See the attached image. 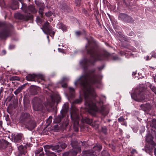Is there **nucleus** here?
<instances>
[{"mask_svg": "<svg viewBox=\"0 0 156 156\" xmlns=\"http://www.w3.org/2000/svg\"><path fill=\"white\" fill-rule=\"evenodd\" d=\"M95 71V69H93L85 72L84 75L79 80L84 92L85 104L88 109L89 112L92 115H95V112L99 111L97 105L100 106L101 112L104 111L105 109L103 106V102L101 100L98 102L94 99L97 95L91 84L96 82V75L93 73Z\"/></svg>", "mask_w": 156, "mask_h": 156, "instance_id": "nucleus-1", "label": "nucleus"}, {"mask_svg": "<svg viewBox=\"0 0 156 156\" xmlns=\"http://www.w3.org/2000/svg\"><path fill=\"white\" fill-rule=\"evenodd\" d=\"M87 40L88 44L86 46V48L87 53L90 55L92 58H85L80 62L84 71H86L90 64L93 65L96 61L104 60L110 55L107 52L100 54L98 52V45L97 43L93 40Z\"/></svg>", "mask_w": 156, "mask_h": 156, "instance_id": "nucleus-2", "label": "nucleus"}, {"mask_svg": "<svg viewBox=\"0 0 156 156\" xmlns=\"http://www.w3.org/2000/svg\"><path fill=\"white\" fill-rule=\"evenodd\" d=\"M135 93L131 94V97L135 101H139L150 97V94L148 90L142 86H140L135 90Z\"/></svg>", "mask_w": 156, "mask_h": 156, "instance_id": "nucleus-3", "label": "nucleus"}, {"mask_svg": "<svg viewBox=\"0 0 156 156\" xmlns=\"http://www.w3.org/2000/svg\"><path fill=\"white\" fill-rule=\"evenodd\" d=\"M13 28L12 25L0 22V38L5 40L11 35V30Z\"/></svg>", "mask_w": 156, "mask_h": 156, "instance_id": "nucleus-4", "label": "nucleus"}, {"mask_svg": "<svg viewBox=\"0 0 156 156\" xmlns=\"http://www.w3.org/2000/svg\"><path fill=\"white\" fill-rule=\"evenodd\" d=\"M79 110L76 107H73L71 111V118L73 122V126L76 131H78V126L79 124Z\"/></svg>", "mask_w": 156, "mask_h": 156, "instance_id": "nucleus-5", "label": "nucleus"}, {"mask_svg": "<svg viewBox=\"0 0 156 156\" xmlns=\"http://www.w3.org/2000/svg\"><path fill=\"white\" fill-rule=\"evenodd\" d=\"M21 9L25 13H29V14H30V13H35L37 11L34 5H30L27 6V5L24 3H22Z\"/></svg>", "mask_w": 156, "mask_h": 156, "instance_id": "nucleus-6", "label": "nucleus"}, {"mask_svg": "<svg viewBox=\"0 0 156 156\" xmlns=\"http://www.w3.org/2000/svg\"><path fill=\"white\" fill-rule=\"evenodd\" d=\"M33 108L35 111H41L43 108V105L41 100L37 97H35L32 100Z\"/></svg>", "mask_w": 156, "mask_h": 156, "instance_id": "nucleus-7", "label": "nucleus"}, {"mask_svg": "<svg viewBox=\"0 0 156 156\" xmlns=\"http://www.w3.org/2000/svg\"><path fill=\"white\" fill-rule=\"evenodd\" d=\"M51 101H48L46 105V107L47 108H51L54 105L55 101L56 102L57 105L60 102L61 99L60 97L58 95H56L54 97L53 95L50 96Z\"/></svg>", "mask_w": 156, "mask_h": 156, "instance_id": "nucleus-8", "label": "nucleus"}, {"mask_svg": "<svg viewBox=\"0 0 156 156\" xmlns=\"http://www.w3.org/2000/svg\"><path fill=\"white\" fill-rule=\"evenodd\" d=\"M41 29L44 33L47 34H49L52 37L54 36L55 32L52 30V28L50 26L48 22H45L43 26V28Z\"/></svg>", "mask_w": 156, "mask_h": 156, "instance_id": "nucleus-9", "label": "nucleus"}, {"mask_svg": "<svg viewBox=\"0 0 156 156\" xmlns=\"http://www.w3.org/2000/svg\"><path fill=\"white\" fill-rule=\"evenodd\" d=\"M14 17L16 19L26 21L31 20L33 18V15L31 14L24 15L20 13H15Z\"/></svg>", "mask_w": 156, "mask_h": 156, "instance_id": "nucleus-10", "label": "nucleus"}, {"mask_svg": "<svg viewBox=\"0 0 156 156\" xmlns=\"http://www.w3.org/2000/svg\"><path fill=\"white\" fill-rule=\"evenodd\" d=\"M119 18L124 22L129 23H133L134 21V20L129 16L123 13L119 14Z\"/></svg>", "mask_w": 156, "mask_h": 156, "instance_id": "nucleus-11", "label": "nucleus"}, {"mask_svg": "<svg viewBox=\"0 0 156 156\" xmlns=\"http://www.w3.org/2000/svg\"><path fill=\"white\" fill-rule=\"evenodd\" d=\"M33 118L30 114L27 113L23 112L21 113L20 120L22 123L24 125Z\"/></svg>", "mask_w": 156, "mask_h": 156, "instance_id": "nucleus-12", "label": "nucleus"}, {"mask_svg": "<svg viewBox=\"0 0 156 156\" xmlns=\"http://www.w3.org/2000/svg\"><path fill=\"white\" fill-rule=\"evenodd\" d=\"M24 125L25 126V127L29 130H32L36 126V122L34 120L33 118H31Z\"/></svg>", "mask_w": 156, "mask_h": 156, "instance_id": "nucleus-13", "label": "nucleus"}, {"mask_svg": "<svg viewBox=\"0 0 156 156\" xmlns=\"http://www.w3.org/2000/svg\"><path fill=\"white\" fill-rule=\"evenodd\" d=\"M54 148H53L55 149V151L57 153H60L63 151L65 148L67 147V145L63 142H59L55 145H54Z\"/></svg>", "mask_w": 156, "mask_h": 156, "instance_id": "nucleus-14", "label": "nucleus"}, {"mask_svg": "<svg viewBox=\"0 0 156 156\" xmlns=\"http://www.w3.org/2000/svg\"><path fill=\"white\" fill-rule=\"evenodd\" d=\"M61 115H58L55 119V122L56 123L60 122L62 119L65 116L66 110L65 108L62 109L60 112Z\"/></svg>", "mask_w": 156, "mask_h": 156, "instance_id": "nucleus-15", "label": "nucleus"}, {"mask_svg": "<svg viewBox=\"0 0 156 156\" xmlns=\"http://www.w3.org/2000/svg\"><path fill=\"white\" fill-rule=\"evenodd\" d=\"M18 153L17 156H24L27 152V147H26L23 146L22 145H20L18 147Z\"/></svg>", "mask_w": 156, "mask_h": 156, "instance_id": "nucleus-16", "label": "nucleus"}, {"mask_svg": "<svg viewBox=\"0 0 156 156\" xmlns=\"http://www.w3.org/2000/svg\"><path fill=\"white\" fill-rule=\"evenodd\" d=\"M153 139L152 136L150 134H148L146 136L145 140L148 144L153 146H155L156 145V144L153 140Z\"/></svg>", "mask_w": 156, "mask_h": 156, "instance_id": "nucleus-17", "label": "nucleus"}, {"mask_svg": "<svg viewBox=\"0 0 156 156\" xmlns=\"http://www.w3.org/2000/svg\"><path fill=\"white\" fill-rule=\"evenodd\" d=\"M140 107L142 110L146 112L150 110L151 109V106L150 103H147L145 104L141 105Z\"/></svg>", "mask_w": 156, "mask_h": 156, "instance_id": "nucleus-18", "label": "nucleus"}, {"mask_svg": "<svg viewBox=\"0 0 156 156\" xmlns=\"http://www.w3.org/2000/svg\"><path fill=\"white\" fill-rule=\"evenodd\" d=\"M81 150L80 147H78L77 149L73 148L69 151V156H76L78 152Z\"/></svg>", "mask_w": 156, "mask_h": 156, "instance_id": "nucleus-19", "label": "nucleus"}, {"mask_svg": "<svg viewBox=\"0 0 156 156\" xmlns=\"http://www.w3.org/2000/svg\"><path fill=\"white\" fill-rule=\"evenodd\" d=\"M60 7L64 12H70L72 11L70 7L66 3H62L60 5Z\"/></svg>", "mask_w": 156, "mask_h": 156, "instance_id": "nucleus-20", "label": "nucleus"}, {"mask_svg": "<svg viewBox=\"0 0 156 156\" xmlns=\"http://www.w3.org/2000/svg\"><path fill=\"white\" fill-rule=\"evenodd\" d=\"M38 78V75L35 74H29L26 76V80L29 81H35V79Z\"/></svg>", "mask_w": 156, "mask_h": 156, "instance_id": "nucleus-21", "label": "nucleus"}, {"mask_svg": "<svg viewBox=\"0 0 156 156\" xmlns=\"http://www.w3.org/2000/svg\"><path fill=\"white\" fill-rule=\"evenodd\" d=\"M38 88L34 85L30 87V93L32 95H36L37 94Z\"/></svg>", "mask_w": 156, "mask_h": 156, "instance_id": "nucleus-22", "label": "nucleus"}, {"mask_svg": "<svg viewBox=\"0 0 156 156\" xmlns=\"http://www.w3.org/2000/svg\"><path fill=\"white\" fill-rule=\"evenodd\" d=\"M23 137V135L22 134H18L14 135L13 140L15 142L20 143Z\"/></svg>", "mask_w": 156, "mask_h": 156, "instance_id": "nucleus-23", "label": "nucleus"}, {"mask_svg": "<svg viewBox=\"0 0 156 156\" xmlns=\"http://www.w3.org/2000/svg\"><path fill=\"white\" fill-rule=\"evenodd\" d=\"M9 142L4 140L0 141V149H5L9 144Z\"/></svg>", "mask_w": 156, "mask_h": 156, "instance_id": "nucleus-24", "label": "nucleus"}, {"mask_svg": "<svg viewBox=\"0 0 156 156\" xmlns=\"http://www.w3.org/2000/svg\"><path fill=\"white\" fill-rule=\"evenodd\" d=\"M43 150L42 147L36 150L35 151L36 156H44V154L43 152Z\"/></svg>", "mask_w": 156, "mask_h": 156, "instance_id": "nucleus-25", "label": "nucleus"}, {"mask_svg": "<svg viewBox=\"0 0 156 156\" xmlns=\"http://www.w3.org/2000/svg\"><path fill=\"white\" fill-rule=\"evenodd\" d=\"M94 151L93 150L83 151L82 154L83 156H90L93 154Z\"/></svg>", "mask_w": 156, "mask_h": 156, "instance_id": "nucleus-26", "label": "nucleus"}, {"mask_svg": "<svg viewBox=\"0 0 156 156\" xmlns=\"http://www.w3.org/2000/svg\"><path fill=\"white\" fill-rule=\"evenodd\" d=\"M71 145L73 148L77 149L78 147H80L79 145L78 142L75 139L72 140L71 141Z\"/></svg>", "mask_w": 156, "mask_h": 156, "instance_id": "nucleus-27", "label": "nucleus"}, {"mask_svg": "<svg viewBox=\"0 0 156 156\" xmlns=\"http://www.w3.org/2000/svg\"><path fill=\"white\" fill-rule=\"evenodd\" d=\"M35 2L36 4L38 6L39 9H44L45 8V5L44 3L37 1H35Z\"/></svg>", "mask_w": 156, "mask_h": 156, "instance_id": "nucleus-28", "label": "nucleus"}, {"mask_svg": "<svg viewBox=\"0 0 156 156\" xmlns=\"http://www.w3.org/2000/svg\"><path fill=\"white\" fill-rule=\"evenodd\" d=\"M26 84H24L23 85L19 87L14 92V94L16 95L21 92L22 90L25 87Z\"/></svg>", "mask_w": 156, "mask_h": 156, "instance_id": "nucleus-29", "label": "nucleus"}, {"mask_svg": "<svg viewBox=\"0 0 156 156\" xmlns=\"http://www.w3.org/2000/svg\"><path fill=\"white\" fill-rule=\"evenodd\" d=\"M81 121L83 122H85L89 124H90L92 122V120L87 117L83 118Z\"/></svg>", "mask_w": 156, "mask_h": 156, "instance_id": "nucleus-30", "label": "nucleus"}, {"mask_svg": "<svg viewBox=\"0 0 156 156\" xmlns=\"http://www.w3.org/2000/svg\"><path fill=\"white\" fill-rule=\"evenodd\" d=\"M19 3L16 1H15L12 5V8L13 9H18Z\"/></svg>", "mask_w": 156, "mask_h": 156, "instance_id": "nucleus-31", "label": "nucleus"}, {"mask_svg": "<svg viewBox=\"0 0 156 156\" xmlns=\"http://www.w3.org/2000/svg\"><path fill=\"white\" fill-rule=\"evenodd\" d=\"M82 101V98H79L77 99L74 100L73 102V104H78L81 103Z\"/></svg>", "mask_w": 156, "mask_h": 156, "instance_id": "nucleus-32", "label": "nucleus"}, {"mask_svg": "<svg viewBox=\"0 0 156 156\" xmlns=\"http://www.w3.org/2000/svg\"><path fill=\"white\" fill-rule=\"evenodd\" d=\"M102 146L100 144H98L96 146H95L93 147V149L94 150L96 151H100L102 149Z\"/></svg>", "mask_w": 156, "mask_h": 156, "instance_id": "nucleus-33", "label": "nucleus"}, {"mask_svg": "<svg viewBox=\"0 0 156 156\" xmlns=\"http://www.w3.org/2000/svg\"><path fill=\"white\" fill-rule=\"evenodd\" d=\"M9 80H19L20 78L17 76H13L10 77L9 78Z\"/></svg>", "mask_w": 156, "mask_h": 156, "instance_id": "nucleus-34", "label": "nucleus"}, {"mask_svg": "<svg viewBox=\"0 0 156 156\" xmlns=\"http://www.w3.org/2000/svg\"><path fill=\"white\" fill-rule=\"evenodd\" d=\"M150 126L156 129V119H154L153 120L150 124Z\"/></svg>", "mask_w": 156, "mask_h": 156, "instance_id": "nucleus-35", "label": "nucleus"}, {"mask_svg": "<svg viewBox=\"0 0 156 156\" xmlns=\"http://www.w3.org/2000/svg\"><path fill=\"white\" fill-rule=\"evenodd\" d=\"M52 117L51 116H50L47 119L46 123L47 124V126H49L50 123H51L52 122Z\"/></svg>", "mask_w": 156, "mask_h": 156, "instance_id": "nucleus-36", "label": "nucleus"}, {"mask_svg": "<svg viewBox=\"0 0 156 156\" xmlns=\"http://www.w3.org/2000/svg\"><path fill=\"white\" fill-rule=\"evenodd\" d=\"M101 131L105 134H107V127L105 126H102Z\"/></svg>", "mask_w": 156, "mask_h": 156, "instance_id": "nucleus-37", "label": "nucleus"}, {"mask_svg": "<svg viewBox=\"0 0 156 156\" xmlns=\"http://www.w3.org/2000/svg\"><path fill=\"white\" fill-rule=\"evenodd\" d=\"M101 156H110L109 153L106 151H103L101 153Z\"/></svg>", "mask_w": 156, "mask_h": 156, "instance_id": "nucleus-38", "label": "nucleus"}, {"mask_svg": "<svg viewBox=\"0 0 156 156\" xmlns=\"http://www.w3.org/2000/svg\"><path fill=\"white\" fill-rule=\"evenodd\" d=\"M59 27L61 28L63 31H65L66 30V26L63 24L62 23H60L59 24Z\"/></svg>", "mask_w": 156, "mask_h": 156, "instance_id": "nucleus-39", "label": "nucleus"}, {"mask_svg": "<svg viewBox=\"0 0 156 156\" xmlns=\"http://www.w3.org/2000/svg\"><path fill=\"white\" fill-rule=\"evenodd\" d=\"M81 0H75V3L76 6H80Z\"/></svg>", "mask_w": 156, "mask_h": 156, "instance_id": "nucleus-40", "label": "nucleus"}, {"mask_svg": "<svg viewBox=\"0 0 156 156\" xmlns=\"http://www.w3.org/2000/svg\"><path fill=\"white\" fill-rule=\"evenodd\" d=\"M150 88L151 90L156 94V87L154 86H150Z\"/></svg>", "mask_w": 156, "mask_h": 156, "instance_id": "nucleus-41", "label": "nucleus"}, {"mask_svg": "<svg viewBox=\"0 0 156 156\" xmlns=\"http://www.w3.org/2000/svg\"><path fill=\"white\" fill-rule=\"evenodd\" d=\"M52 14V13L51 11H49L45 13V15L46 16L48 17H49L51 16Z\"/></svg>", "mask_w": 156, "mask_h": 156, "instance_id": "nucleus-42", "label": "nucleus"}, {"mask_svg": "<svg viewBox=\"0 0 156 156\" xmlns=\"http://www.w3.org/2000/svg\"><path fill=\"white\" fill-rule=\"evenodd\" d=\"M59 125L60 124H56L54 126V129L55 130H58L60 129V127Z\"/></svg>", "mask_w": 156, "mask_h": 156, "instance_id": "nucleus-43", "label": "nucleus"}, {"mask_svg": "<svg viewBox=\"0 0 156 156\" xmlns=\"http://www.w3.org/2000/svg\"><path fill=\"white\" fill-rule=\"evenodd\" d=\"M44 9H39V12L40 14L41 15V17H42L43 15V11L44 10Z\"/></svg>", "mask_w": 156, "mask_h": 156, "instance_id": "nucleus-44", "label": "nucleus"}, {"mask_svg": "<svg viewBox=\"0 0 156 156\" xmlns=\"http://www.w3.org/2000/svg\"><path fill=\"white\" fill-rule=\"evenodd\" d=\"M125 120L123 116H121L118 119V121L119 122H123Z\"/></svg>", "mask_w": 156, "mask_h": 156, "instance_id": "nucleus-45", "label": "nucleus"}, {"mask_svg": "<svg viewBox=\"0 0 156 156\" xmlns=\"http://www.w3.org/2000/svg\"><path fill=\"white\" fill-rule=\"evenodd\" d=\"M129 35L131 37H134L135 36V34L134 32L131 31L129 33Z\"/></svg>", "mask_w": 156, "mask_h": 156, "instance_id": "nucleus-46", "label": "nucleus"}, {"mask_svg": "<svg viewBox=\"0 0 156 156\" xmlns=\"http://www.w3.org/2000/svg\"><path fill=\"white\" fill-rule=\"evenodd\" d=\"M69 89L71 94L73 95V93L74 91V89L73 88L69 87Z\"/></svg>", "mask_w": 156, "mask_h": 156, "instance_id": "nucleus-47", "label": "nucleus"}, {"mask_svg": "<svg viewBox=\"0 0 156 156\" xmlns=\"http://www.w3.org/2000/svg\"><path fill=\"white\" fill-rule=\"evenodd\" d=\"M113 60H118L119 59V58L116 55L113 56Z\"/></svg>", "mask_w": 156, "mask_h": 156, "instance_id": "nucleus-48", "label": "nucleus"}, {"mask_svg": "<svg viewBox=\"0 0 156 156\" xmlns=\"http://www.w3.org/2000/svg\"><path fill=\"white\" fill-rule=\"evenodd\" d=\"M5 120L9 122L10 121V119L9 117V115H7L5 117Z\"/></svg>", "mask_w": 156, "mask_h": 156, "instance_id": "nucleus-49", "label": "nucleus"}, {"mask_svg": "<svg viewBox=\"0 0 156 156\" xmlns=\"http://www.w3.org/2000/svg\"><path fill=\"white\" fill-rule=\"evenodd\" d=\"M69 156V152H66L63 154V156Z\"/></svg>", "mask_w": 156, "mask_h": 156, "instance_id": "nucleus-50", "label": "nucleus"}, {"mask_svg": "<svg viewBox=\"0 0 156 156\" xmlns=\"http://www.w3.org/2000/svg\"><path fill=\"white\" fill-rule=\"evenodd\" d=\"M131 153L132 154H134V153H137V152L135 149H133L131 151Z\"/></svg>", "mask_w": 156, "mask_h": 156, "instance_id": "nucleus-51", "label": "nucleus"}, {"mask_svg": "<svg viewBox=\"0 0 156 156\" xmlns=\"http://www.w3.org/2000/svg\"><path fill=\"white\" fill-rule=\"evenodd\" d=\"M76 35L79 36L81 34V33L80 31H77L76 32Z\"/></svg>", "mask_w": 156, "mask_h": 156, "instance_id": "nucleus-52", "label": "nucleus"}, {"mask_svg": "<svg viewBox=\"0 0 156 156\" xmlns=\"http://www.w3.org/2000/svg\"><path fill=\"white\" fill-rule=\"evenodd\" d=\"M152 57H153L155 58H156V53L154 52H153L152 54Z\"/></svg>", "mask_w": 156, "mask_h": 156, "instance_id": "nucleus-53", "label": "nucleus"}, {"mask_svg": "<svg viewBox=\"0 0 156 156\" xmlns=\"http://www.w3.org/2000/svg\"><path fill=\"white\" fill-rule=\"evenodd\" d=\"M15 48V46L13 45H11L9 46V48L10 49H12L14 48Z\"/></svg>", "mask_w": 156, "mask_h": 156, "instance_id": "nucleus-54", "label": "nucleus"}, {"mask_svg": "<svg viewBox=\"0 0 156 156\" xmlns=\"http://www.w3.org/2000/svg\"><path fill=\"white\" fill-rule=\"evenodd\" d=\"M62 86L63 87H67V84L66 83H65L63 84L62 85Z\"/></svg>", "mask_w": 156, "mask_h": 156, "instance_id": "nucleus-55", "label": "nucleus"}, {"mask_svg": "<svg viewBox=\"0 0 156 156\" xmlns=\"http://www.w3.org/2000/svg\"><path fill=\"white\" fill-rule=\"evenodd\" d=\"M4 91V88L3 87H1L0 89V93L1 94L3 93Z\"/></svg>", "mask_w": 156, "mask_h": 156, "instance_id": "nucleus-56", "label": "nucleus"}, {"mask_svg": "<svg viewBox=\"0 0 156 156\" xmlns=\"http://www.w3.org/2000/svg\"><path fill=\"white\" fill-rule=\"evenodd\" d=\"M2 121H0V126L1 127H2Z\"/></svg>", "mask_w": 156, "mask_h": 156, "instance_id": "nucleus-57", "label": "nucleus"}, {"mask_svg": "<svg viewBox=\"0 0 156 156\" xmlns=\"http://www.w3.org/2000/svg\"><path fill=\"white\" fill-rule=\"evenodd\" d=\"M154 154L156 156V148H154Z\"/></svg>", "mask_w": 156, "mask_h": 156, "instance_id": "nucleus-58", "label": "nucleus"}, {"mask_svg": "<svg viewBox=\"0 0 156 156\" xmlns=\"http://www.w3.org/2000/svg\"><path fill=\"white\" fill-rule=\"evenodd\" d=\"M146 60H148L149 59V57L148 56H147L146 57Z\"/></svg>", "mask_w": 156, "mask_h": 156, "instance_id": "nucleus-59", "label": "nucleus"}, {"mask_svg": "<svg viewBox=\"0 0 156 156\" xmlns=\"http://www.w3.org/2000/svg\"><path fill=\"white\" fill-rule=\"evenodd\" d=\"M58 50L60 52H62V51H63V49H62L61 48H58Z\"/></svg>", "mask_w": 156, "mask_h": 156, "instance_id": "nucleus-60", "label": "nucleus"}, {"mask_svg": "<svg viewBox=\"0 0 156 156\" xmlns=\"http://www.w3.org/2000/svg\"><path fill=\"white\" fill-rule=\"evenodd\" d=\"M136 72H133L132 73V75L135 76L136 74Z\"/></svg>", "mask_w": 156, "mask_h": 156, "instance_id": "nucleus-61", "label": "nucleus"}, {"mask_svg": "<svg viewBox=\"0 0 156 156\" xmlns=\"http://www.w3.org/2000/svg\"><path fill=\"white\" fill-rule=\"evenodd\" d=\"M67 79L66 78H63V79H62V81L63 82L64 81H65V80H67Z\"/></svg>", "mask_w": 156, "mask_h": 156, "instance_id": "nucleus-62", "label": "nucleus"}, {"mask_svg": "<svg viewBox=\"0 0 156 156\" xmlns=\"http://www.w3.org/2000/svg\"><path fill=\"white\" fill-rule=\"evenodd\" d=\"M150 67L152 68V69H155V68L154 67H151V66H150Z\"/></svg>", "mask_w": 156, "mask_h": 156, "instance_id": "nucleus-63", "label": "nucleus"}, {"mask_svg": "<svg viewBox=\"0 0 156 156\" xmlns=\"http://www.w3.org/2000/svg\"><path fill=\"white\" fill-rule=\"evenodd\" d=\"M19 1H20V2H21V3H23L22 2V1L23 0H18Z\"/></svg>", "mask_w": 156, "mask_h": 156, "instance_id": "nucleus-64", "label": "nucleus"}]
</instances>
